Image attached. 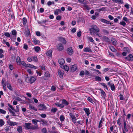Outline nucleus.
Wrapping results in <instances>:
<instances>
[{"label": "nucleus", "mask_w": 133, "mask_h": 133, "mask_svg": "<svg viewBox=\"0 0 133 133\" xmlns=\"http://www.w3.org/2000/svg\"><path fill=\"white\" fill-rule=\"evenodd\" d=\"M21 62V59L19 56H18L16 58V62L17 63L19 64Z\"/></svg>", "instance_id": "obj_38"}, {"label": "nucleus", "mask_w": 133, "mask_h": 133, "mask_svg": "<svg viewBox=\"0 0 133 133\" xmlns=\"http://www.w3.org/2000/svg\"><path fill=\"white\" fill-rule=\"evenodd\" d=\"M57 110V108H52L51 110V112L54 113H55L56 112Z\"/></svg>", "instance_id": "obj_40"}, {"label": "nucleus", "mask_w": 133, "mask_h": 133, "mask_svg": "<svg viewBox=\"0 0 133 133\" xmlns=\"http://www.w3.org/2000/svg\"><path fill=\"white\" fill-rule=\"evenodd\" d=\"M32 58L33 60L36 62L38 61V59L37 56H33L32 57Z\"/></svg>", "instance_id": "obj_43"}, {"label": "nucleus", "mask_w": 133, "mask_h": 133, "mask_svg": "<svg viewBox=\"0 0 133 133\" xmlns=\"http://www.w3.org/2000/svg\"><path fill=\"white\" fill-rule=\"evenodd\" d=\"M51 77V75L49 73L48 71H46L45 73L44 79L45 80H48V77Z\"/></svg>", "instance_id": "obj_8"}, {"label": "nucleus", "mask_w": 133, "mask_h": 133, "mask_svg": "<svg viewBox=\"0 0 133 133\" xmlns=\"http://www.w3.org/2000/svg\"><path fill=\"white\" fill-rule=\"evenodd\" d=\"M69 116L72 119V122L74 123L76 122L77 119L74 115L72 113H70L69 114Z\"/></svg>", "instance_id": "obj_9"}, {"label": "nucleus", "mask_w": 133, "mask_h": 133, "mask_svg": "<svg viewBox=\"0 0 133 133\" xmlns=\"http://www.w3.org/2000/svg\"><path fill=\"white\" fill-rule=\"evenodd\" d=\"M39 115H40L41 117L43 118H45L46 116V115L45 114H39Z\"/></svg>", "instance_id": "obj_59"}, {"label": "nucleus", "mask_w": 133, "mask_h": 133, "mask_svg": "<svg viewBox=\"0 0 133 133\" xmlns=\"http://www.w3.org/2000/svg\"><path fill=\"white\" fill-rule=\"evenodd\" d=\"M52 51L51 50H50L48 51L46 54L47 56H49V57H51L52 56Z\"/></svg>", "instance_id": "obj_29"}, {"label": "nucleus", "mask_w": 133, "mask_h": 133, "mask_svg": "<svg viewBox=\"0 0 133 133\" xmlns=\"http://www.w3.org/2000/svg\"><path fill=\"white\" fill-rule=\"evenodd\" d=\"M39 67L43 70H45V65L44 64H43L42 65H40Z\"/></svg>", "instance_id": "obj_50"}, {"label": "nucleus", "mask_w": 133, "mask_h": 133, "mask_svg": "<svg viewBox=\"0 0 133 133\" xmlns=\"http://www.w3.org/2000/svg\"><path fill=\"white\" fill-rule=\"evenodd\" d=\"M4 35L8 37H10V34L8 32H5L4 33Z\"/></svg>", "instance_id": "obj_61"}, {"label": "nucleus", "mask_w": 133, "mask_h": 133, "mask_svg": "<svg viewBox=\"0 0 133 133\" xmlns=\"http://www.w3.org/2000/svg\"><path fill=\"white\" fill-rule=\"evenodd\" d=\"M5 124V122L2 119H0V126L2 127Z\"/></svg>", "instance_id": "obj_46"}, {"label": "nucleus", "mask_w": 133, "mask_h": 133, "mask_svg": "<svg viewBox=\"0 0 133 133\" xmlns=\"http://www.w3.org/2000/svg\"><path fill=\"white\" fill-rule=\"evenodd\" d=\"M42 133H48L46 128H44L41 130Z\"/></svg>", "instance_id": "obj_52"}, {"label": "nucleus", "mask_w": 133, "mask_h": 133, "mask_svg": "<svg viewBox=\"0 0 133 133\" xmlns=\"http://www.w3.org/2000/svg\"><path fill=\"white\" fill-rule=\"evenodd\" d=\"M78 2L79 3L81 4H86V1L85 0H78Z\"/></svg>", "instance_id": "obj_48"}, {"label": "nucleus", "mask_w": 133, "mask_h": 133, "mask_svg": "<svg viewBox=\"0 0 133 133\" xmlns=\"http://www.w3.org/2000/svg\"><path fill=\"white\" fill-rule=\"evenodd\" d=\"M36 79V77L31 76L29 78L28 77H26L25 78V81L28 83H30L31 84L32 83L35 82Z\"/></svg>", "instance_id": "obj_3"}, {"label": "nucleus", "mask_w": 133, "mask_h": 133, "mask_svg": "<svg viewBox=\"0 0 133 133\" xmlns=\"http://www.w3.org/2000/svg\"><path fill=\"white\" fill-rule=\"evenodd\" d=\"M6 84L5 79L3 78H2V85H4V84Z\"/></svg>", "instance_id": "obj_60"}, {"label": "nucleus", "mask_w": 133, "mask_h": 133, "mask_svg": "<svg viewBox=\"0 0 133 133\" xmlns=\"http://www.w3.org/2000/svg\"><path fill=\"white\" fill-rule=\"evenodd\" d=\"M21 64L25 67L26 64L24 61H21V62L18 64L19 65H21Z\"/></svg>", "instance_id": "obj_49"}, {"label": "nucleus", "mask_w": 133, "mask_h": 133, "mask_svg": "<svg viewBox=\"0 0 133 133\" xmlns=\"http://www.w3.org/2000/svg\"><path fill=\"white\" fill-rule=\"evenodd\" d=\"M27 71L29 73V74L31 75H32L33 74V73L32 71L30 69H27Z\"/></svg>", "instance_id": "obj_56"}, {"label": "nucleus", "mask_w": 133, "mask_h": 133, "mask_svg": "<svg viewBox=\"0 0 133 133\" xmlns=\"http://www.w3.org/2000/svg\"><path fill=\"white\" fill-rule=\"evenodd\" d=\"M0 112L3 114H5L6 113V111L3 109H0Z\"/></svg>", "instance_id": "obj_63"}, {"label": "nucleus", "mask_w": 133, "mask_h": 133, "mask_svg": "<svg viewBox=\"0 0 133 133\" xmlns=\"http://www.w3.org/2000/svg\"><path fill=\"white\" fill-rule=\"evenodd\" d=\"M101 21L103 23H105L107 24H109L110 25H111L112 24V23H111V22L105 19L102 18L101 19Z\"/></svg>", "instance_id": "obj_17"}, {"label": "nucleus", "mask_w": 133, "mask_h": 133, "mask_svg": "<svg viewBox=\"0 0 133 133\" xmlns=\"http://www.w3.org/2000/svg\"><path fill=\"white\" fill-rule=\"evenodd\" d=\"M6 86L11 91H13V89L11 86L10 83L8 82H6Z\"/></svg>", "instance_id": "obj_23"}, {"label": "nucleus", "mask_w": 133, "mask_h": 133, "mask_svg": "<svg viewBox=\"0 0 133 133\" xmlns=\"http://www.w3.org/2000/svg\"><path fill=\"white\" fill-rule=\"evenodd\" d=\"M83 51L85 52H91L92 50L89 48L86 47L83 49Z\"/></svg>", "instance_id": "obj_22"}, {"label": "nucleus", "mask_w": 133, "mask_h": 133, "mask_svg": "<svg viewBox=\"0 0 133 133\" xmlns=\"http://www.w3.org/2000/svg\"><path fill=\"white\" fill-rule=\"evenodd\" d=\"M125 60L128 61H133V56L131 54H130L128 56L125 57Z\"/></svg>", "instance_id": "obj_11"}, {"label": "nucleus", "mask_w": 133, "mask_h": 133, "mask_svg": "<svg viewBox=\"0 0 133 133\" xmlns=\"http://www.w3.org/2000/svg\"><path fill=\"white\" fill-rule=\"evenodd\" d=\"M109 69L108 68H105L102 70V72L103 73H105L106 72L109 70Z\"/></svg>", "instance_id": "obj_64"}, {"label": "nucleus", "mask_w": 133, "mask_h": 133, "mask_svg": "<svg viewBox=\"0 0 133 133\" xmlns=\"http://www.w3.org/2000/svg\"><path fill=\"white\" fill-rule=\"evenodd\" d=\"M8 123L9 124V125L11 126H13L17 124L16 122H8Z\"/></svg>", "instance_id": "obj_28"}, {"label": "nucleus", "mask_w": 133, "mask_h": 133, "mask_svg": "<svg viewBox=\"0 0 133 133\" xmlns=\"http://www.w3.org/2000/svg\"><path fill=\"white\" fill-rule=\"evenodd\" d=\"M67 52L68 54L70 55H72L74 53V51L71 47L68 48L67 50Z\"/></svg>", "instance_id": "obj_10"}, {"label": "nucleus", "mask_w": 133, "mask_h": 133, "mask_svg": "<svg viewBox=\"0 0 133 133\" xmlns=\"http://www.w3.org/2000/svg\"><path fill=\"white\" fill-rule=\"evenodd\" d=\"M87 116H89L90 114V109L88 108H84L83 109Z\"/></svg>", "instance_id": "obj_19"}, {"label": "nucleus", "mask_w": 133, "mask_h": 133, "mask_svg": "<svg viewBox=\"0 0 133 133\" xmlns=\"http://www.w3.org/2000/svg\"><path fill=\"white\" fill-rule=\"evenodd\" d=\"M58 62L60 65L62 66L64 63L65 61L63 58H61L59 59Z\"/></svg>", "instance_id": "obj_24"}, {"label": "nucleus", "mask_w": 133, "mask_h": 133, "mask_svg": "<svg viewBox=\"0 0 133 133\" xmlns=\"http://www.w3.org/2000/svg\"><path fill=\"white\" fill-rule=\"evenodd\" d=\"M112 1L114 2L115 3H119L121 4L123 3V1L122 0H112Z\"/></svg>", "instance_id": "obj_33"}, {"label": "nucleus", "mask_w": 133, "mask_h": 133, "mask_svg": "<svg viewBox=\"0 0 133 133\" xmlns=\"http://www.w3.org/2000/svg\"><path fill=\"white\" fill-rule=\"evenodd\" d=\"M124 129H123V133H126L125 131L128 132V129L127 127V126L124 127Z\"/></svg>", "instance_id": "obj_41"}, {"label": "nucleus", "mask_w": 133, "mask_h": 133, "mask_svg": "<svg viewBox=\"0 0 133 133\" xmlns=\"http://www.w3.org/2000/svg\"><path fill=\"white\" fill-rule=\"evenodd\" d=\"M64 44L61 43H59L56 45L57 50L59 51H61L63 50L64 48Z\"/></svg>", "instance_id": "obj_4"}, {"label": "nucleus", "mask_w": 133, "mask_h": 133, "mask_svg": "<svg viewBox=\"0 0 133 133\" xmlns=\"http://www.w3.org/2000/svg\"><path fill=\"white\" fill-rule=\"evenodd\" d=\"M34 49L35 50V51L37 52H38L40 50V47L39 46H37L36 47H35L34 48Z\"/></svg>", "instance_id": "obj_39"}, {"label": "nucleus", "mask_w": 133, "mask_h": 133, "mask_svg": "<svg viewBox=\"0 0 133 133\" xmlns=\"http://www.w3.org/2000/svg\"><path fill=\"white\" fill-rule=\"evenodd\" d=\"M48 21L45 20H43L41 21H39L38 22V23L39 24H41V25L43 26H45L44 25H43V24H45V25H47L46 23V22H48Z\"/></svg>", "instance_id": "obj_14"}, {"label": "nucleus", "mask_w": 133, "mask_h": 133, "mask_svg": "<svg viewBox=\"0 0 133 133\" xmlns=\"http://www.w3.org/2000/svg\"><path fill=\"white\" fill-rule=\"evenodd\" d=\"M102 40L103 41H104L105 42L109 43L110 41V39L108 37L106 36H104L102 37Z\"/></svg>", "instance_id": "obj_12"}, {"label": "nucleus", "mask_w": 133, "mask_h": 133, "mask_svg": "<svg viewBox=\"0 0 133 133\" xmlns=\"http://www.w3.org/2000/svg\"><path fill=\"white\" fill-rule=\"evenodd\" d=\"M119 24H121V25H122L124 26H125L126 25V23L124 22L123 21L121 22H120Z\"/></svg>", "instance_id": "obj_62"}, {"label": "nucleus", "mask_w": 133, "mask_h": 133, "mask_svg": "<svg viewBox=\"0 0 133 133\" xmlns=\"http://www.w3.org/2000/svg\"><path fill=\"white\" fill-rule=\"evenodd\" d=\"M103 32L104 34L105 35H108L109 33V32L107 30L105 29H104L103 30Z\"/></svg>", "instance_id": "obj_54"}, {"label": "nucleus", "mask_w": 133, "mask_h": 133, "mask_svg": "<svg viewBox=\"0 0 133 133\" xmlns=\"http://www.w3.org/2000/svg\"><path fill=\"white\" fill-rule=\"evenodd\" d=\"M11 128L9 126H6L5 128V130L6 132H7L10 130Z\"/></svg>", "instance_id": "obj_55"}, {"label": "nucleus", "mask_w": 133, "mask_h": 133, "mask_svg": "<svg viewBox=\"0 0 133 133\" xmlns=\"http://www.w3.org/2000/svg\"><path fill=\"white\" fill-rule=\"evenodd\" d=\"M131 116V114H128L126 116V119L129 120Z\"/></svg>", "instance_id": "obj_57"}, {"label": "nucleus", "mask_w": 133, "mask_h": 133, "mask_svg": "<svg viewBox=\"0 0 133 133\" xmlns=\"http://www.w3.org/2000/svg\"><path fill=\"white\" fill-rule=\"evenodd\" d=\"M119 96V99L120 100H124L125 98L124 97L123 95L122 94H120Z\"/></svg>", "instance_id": "obj_51"}, {"label": "nucleus", "mask_w": 133, "mask_h": 133, "mask_svg": "<svg viewBox=\"0 0 133 133\" xmlns=\"http://www.w3.org/2000/svg\"><path fill=\"white\" fill-rule=\"evenodd\" d=\"M25 67L30 68L31 69H37V68L36 66L29 64H26L25 66Z\"/></svg>", "instance_id": "obj_18"}, {"label": "nucleus", "mask_w": 133, "mask_h": 133, "mask_svg": "<svg viewBox=\"0 0 133 133\" xmlns=\"http://www.w3.org/2000/svg\"><path fill=\"white\" fill-rule=\"evenodd\" d=\"M55 105L58 107H60L61 108H62L64 107V105L63 104H60L59 103H55Z\"/></svg>", "instance_id": "obj_32"}, {"label": "nucleus", "mask_w": 133, "mask_h": 133, "mask_svg": "<svg viewBox=\"0 0 133 133\" xmlns=\"http://www.w3.org/2000/svg\"><path fill=\"white\" fill-rule=\"evenodd\" d=\"M77 68V66L76 64H75L74 65H72L71 68V70L73 72H74L76 70Z\"/></svg>", "instance_id": "obj_20"}, {"label": "nucleus", "mask_w": 133, "mask_h": 133, "mask_svg": "<svg viewBox=\"0 0 133 133\" xmlns=\"http://www.w3.org/2000/svg\"><path fill=\"white\" fill-rule=\"evenodd\" d=\"M32 123L35 125V126H34V127H36L37 126V129H38V126L37 123H36V119H33L32 120Z\"/></svg>", "instance_id": "obj_30"}, {"label": "nucleus", "mask_w": 133, "mask_h": 133, "mask_svg": "<svg viewBox=\"0 0 133 133\" xmlns=\"http://www.w3.org/2000/svg\"><path fill=\"white\" fill-rule=\"evenodd\" d=\"M90 31L92 35H94L95 33L97 34L99 31V29L96 25H93L90 29Z\"/></svg>", "instance_id": "obj_1"}, {"label": "nucleus", "mask_w": 133, "mask_h": 133, "mask_svg": "<svg viewBox=\"0 0 133 133\" xmlns=\"http://www.w3.org/2000/svg\"><path fill=\"white\" fill-rule=\"evenodd\" d=\"M62 103L63 104L66 105H68L69 104V102L64 99H63L62 100Z\"/></svg>", "instance_id": "obj_44"}, {"label": "nucleus", "mask_w": 133, "mask_h": 133, "mask_svg": "<svg viewBox=\"0 0 133 133\" xmlns=\"http://www.w3.org/2000/svg\"><path fill=\"white\" fill-rule=\"evenodd\" d=\"M17 130L19 133H21L22 131V127L21 126H19L17 128Z\"/></svg>", "instance_id": "obj_35"}, {"label": "nucleus", "mask_w": 133, "mask_h": 133, "mask_svg": "<svg viewBox=\"0 0 133 133\" xmlns=\"http://www.w3.org/2000/svg\"><path fill=\"white\" fill-rule=\"evenodd\" d=\"M39 122L41 123L42 125H48V122L47 121L44 119H41Z\"/></svg>", "instance_id": "obj_16"}, {"label": "nucleus", "mask_w": 133, "mask_h": 133, "mask_svg": "<svg viewBox=\"0 0 133 133\" xmlns=\"http://www.w3.org/2000/svg\"><path fill=\"white\" fill-rule=\"evenodd\" d=\"M95 80L96 81H100L101 80V77L99 76H97L95 78Z\"/></svg>", "instance_id": "obj_42"}, {"label": "nucleus", "mask_w": 133, "mask_h": 133, "mask_svg": "<svg viewBox=\"0 0 133 133\" xmlns=\"http://www.w3.org/2000/svg\"><path fill=\"white\" fill-rule=\"evenodd\" d=\"M111 41L113 45H116L117 43V41L114 38H112L111 39Z\"/></svg>", "instance_id": "obj_27"}, {"label": "nucleus", "mask_w": 133, "mask_h": 133, "mask_svg": "<svg viewBox=\"0 0 133 133\" xmlns=\"http://www.w3.org/2000/svg\"><path fill=\"white\" fill-rule=\"evenodd\" d=\"M31 123H25V127L26 129L29 130L31 129L32 130L37 129V126L34 127L33 125H31Z\"/></svg>", "instance_id": "obj_2"}, {"label": "nucleus", "mask_w": 133, "mask_h": 133, "mask_svg": "<svg viewBox=\"0 0 133 133\" xmlns=\"http://www.w3.org/2000/svg\"><path fill=\"white\" fill-rule=\"evenodd\" d=\"M65 117L63 115H61L60 117V119L61 122L63 121L65 119Z\"/></svg>", "instance_id": "obj_45"}, {"label": "nucleus", "mask_w": 133, "mask_h": 133, "mask_svg": "<svg viewBox=\"0 0 133 133\" xmlns=\"http://www.w3.org/2000/svg\"><path fill=\"white\" fill-rule=\"evenodd\" d=\"M109 48L113 52H115V51L116 50L113 46L112 45L110 46Z\"/></svg>", "instance_id": "obj_36"}, {"label": "nucleus", "mask_w": 133, "mask_h": 133, "mask_svg": "<svg viewBox=\"0 0 133 133\" xmlns=\"http://www.w3.org/2000/svg\"><path fill=\"white\" fill-rule=\"evenodd\" d=\"M87 100L90 102L92 103H93L94 101L90 97H88L87 98Z\"/></svg>", "instance_id": "obj_53"}, {"label": "nucleus", "mask_w": 133, "mask_h": 133, "mask_svg": "<svg viewBox=\"0 0 133 133\" xmlns=\"http://www.w3.org/2000/svg\"><path fill=\"white\" fill-rule=\"evenodd\" d=\"M32 41L35 44H38L40 43V41L36 39L35 37L32 38Z\"/></svg>", "instance_id": "obj_21"}, {"label": "nucleus", "mask_w": 133, "mask_h": 133, "mask_svg": "<svg viewBox=\"0 0 133 133\" xmlns=\"http://www.w3.org/2000/svg\"><path fill=\"white\" fill-rule=\"evenodd\" d=\"M61 67L63 69H64L66 71H68L69 69V67L66 65H62L61 66Z\"/></svg>", "instance_id": "obj_25"}, {"label": "nucleus", "mask_w": 133, "mask_h": 133, "mask_svg": "<svg viewBox=\"0 0 133 133\" xmlns=\"http://www.w3.org/2000/svg\"><path fill=\"white\" fill-rule=\"evenodd\" d=\"M23 25H25L27 22L26 18V17H24L23 18Z\"/></svg>", "instance_id": "obj_47"}, {"label": "nucleus", "mask_w": 133, "mask_h": 133, "mask_svg": "<svg viewBox=\"0 0 133 133\" xmlns=\"http://www.w3.org/2000/svg\"><path fill=\"white\" fill-rule=\"evenodd\" d=\"M4 52L3 50L2 49H0V58H2L4 57V56L2 54Z\"/></svg>", "instance_id": "obj_34"}, {"label": "nucleus", "mask_w": 133, "mask_h": 133, "mask_svg": "<svg viewBox=\"0 0 133 133\" xmlns=\"http://www.w3.org/2000/svg\"><path fill=\"white\" fill-rule=\"evenodd\" d=\"M38 107L40 110H42L46 109V107L44 104H40L38 106Z\"/></svg>", "instance_id": "obj_15"}, {"label": "nucleus", "mask_w": 133, "mask_h": 133, "mask_svg": "<svg viewBox=\"0 0 133 133\" xmlns=\"http://www.w3.org/2000/svg\"><path fill=\"white\" fill-rule=\"evenodd\" d=\"M58 75L61 78H63V75L64 74V72L63 71L58 70Z\"/></svg>", "instance_id": "obj_13"}, {"label": "nucleus", "mask_w": 133, "mask_h": 133, "mask_svg": "<svg viewBox=\"0 0 133 133\" xmlns=\"http://www.w3.org/2000/svg\"><path fill=\"white\" fill-rule=\"evenodd\" d=\"M100 84L104 87V88L108 90L107 85L104 83H100Z\"/></svg>", "instance_id": "obj_37"}, {"label": "nucleus", "mask_w": 133, "mask_h": 133, "mask_svg": "<svg viewBox=\"0 0 133 133\" xmlns=\"http://www.w3.org/2000/svg\"><path fill=\"white\" fill-rule=\"evenodd\" d=\"M58 40L61 43L64 45L66 44L67 43V41L65 38L62 37L61 36L58 37Z\"/></svg>", "instance_id": "obj_6"}, {"label": "nucleus", "mask_w": 133, "mask_h": 133, "mask_svg": "<svg viewBox=\"0 0 133 133\" xmlns=\"http://www.w3.org/2000/svg\"><path fill=\"white\" fill-rule=\"evenodd\" d=\"M11 34L12 35L15 36H16L17 34V32L14 29L12 30L11 31Z\"/></svg>", "instance_id": "obj_31"}, {"label": "nucleus", "mask_w": 133, "mask_h": 133, "mask_svg": "<svg viewBox=\"0 0 133 133\" xmlns=\"http://www.w3.org/2000/svg\"><path fill=\"white\" fill-rule=\"evenodd\" d=\"M8 110L9 111V112H10L11 113H12V115L13 116H16V115H15V112H14V111H12L9 108L8 109Z\"/></svg>", "instance_id": "obj_58"}, {"label": "nucleus", "mask_w": 133, "mask_h": 133, "mask_svg": "<svg viewBox=\"0 0 133 133\" xmlns=\"http://www.w3.org/2000/svg\"><path fill=\"white\" fill-rule=\"evenodd\" d=\"M108 85L110 87L111 90L113 91H115L116 88L115 87L114 84L113 83H111L109 82L107 83Z\"/></svg>", "instance_id": "obj_7"}, {"label": "nucleus", "mask_w": 133, "mask_h": 133, "mask_svg": "<svg viewBox=\"0 0 133 133\" xmlns=\"http://www.w3.org/2000/svg\"><path fill=\"white\" fill-rule=\"evenodd\" d=\"M110 131L114 133H117L118 132V129L117 126L115 125L114 127L113 126L110 127Z\"/></svg>", "instance_id": "obj_5"}, {"label": "nucleus", "mask_w": 133, "mask_h": 133, "mask_svg": "<svg viewBox=\"0 0 133 133\" xmlns=\"http://www.w3.org/2000/svg\"><path fill=\"white\" fill-rule=\"evenodd\" d=\"M29 109L30 110H33L35 111H37V109L35 108L31 104H29Z\"/></svg>", "instance_id": "obj_26"}]
</instances>
